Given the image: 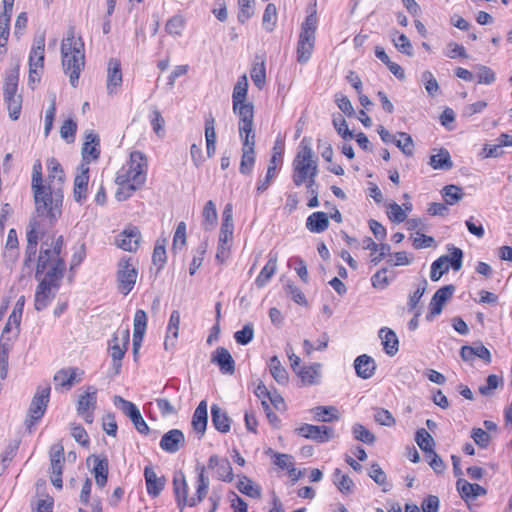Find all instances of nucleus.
<instances>
[{
  "mask_svg": "<svg viewBox=\"0 0 512 512\" xmlns=\"http://www.w3.org/2000/svg\"><path fill=\"white\" fill-rule=\"evenodd\" d=\"M89 165L85 162H81L77 169L74 177V192H85L88 189L89 183Z\"/></svg>",
  "mask_w": 512,
  "mask_h": 512,
  "instance_id": "nucleus-38",
  "label": "nucleus"
},
{
  "mask_svg": "<svg viewBox=\"0 0 512 512\" xmlns=\"http://www.w3.org/2000/svg\"><path fill=\"white\" fill-rule=\"evenodd\" d=\"M298 435L313 440L317 443H325L334 437V430L328 426L302 424L296 429Z\"/></svg>",
  "mask_w": 512,
  "mask_h": 512,
  "instance_id": "nucleus-15",
  "label": "nucleus"
},
{
  "mask_svg": "<svg viewBox=\"0 0 512 512\" xmlns=\"http://www.w3.org/2000/svg\"><path fill=\"white\" fill-rule=\"evenodd\" d=\"M114 405L119 408L127 417L130 419L140 410L137 408V406L122 398L121 396H114L113 398Z\"/></svg>",
  "mask_w": 512,
  "mask_h": 512,
  "instance_id": "nucleus-51",
  "label": "nucleus"
},
{
  "mask_svg": "<svg viewBox=\"0 0 512 512\" xmlns=\"http://www.w3.org/2000/svg\"><path fill=\"white\" fill-rule=\"evenodd\" d=\"M47 228H49L47 223H44L39 219H31L26 232L27 245L24 260L25 266H30L31 262L33 261V258L37 252L38 241L40 237L45 234Z\"/></svg>",
  "mask_w": 512,
  "mask_h": 512,
  "instance_id": "nucleus-12",
  "label": "nucleus"
},
{
  "mask_svg": "<svg viewBox=\"0 0 512 512\" xmlns=\"http://www.w3.org/2000/svg\"><path fill=\"white\" fill-rule=\"evenodd\" d=\"M333 483L344 494L351 493L354 486L352 479L348 475L343 474L339 468H336L333 472Z\"/></svg>",
  "mask_w": 512,
  "mask_h": 512,
  "instance_id": "nucleus-44",
  "label": "nucleus"
},
{
  "mask_svg": "<svg viewBox=\"0 0 512 512\" xmlns=\"http://www.w3.org/2000/svg\"><path fill=\"white\" fill-rule=\"evenodd\" d=\"M179 325H180V313L177 310L172 311L169 322L167 325V334H171L173 336V340L171 341V346H175L176 339L178 338L179 333Z\"/></svg>",
  "mask_w": 512,
  "mask_h": 512,
  "instance_id": "nucleus-58",
  "label": "nucleus"
},
{
  "mask_svg": "<svg viewBox=\"0 0 512 512\" xmlns=\"http://www.w3.org/2000/svg\"><path fill=\"white\" fill-rule=\"evenodd\" d=\"M415 441L425 453L429 454L431 451H434L433 446L435 445V441L424 428H420L416 431Z\"/></svg>",
  "mask_w": 512,
  "mask_h": 512,
  "instance_id": "nucleus-45",
  "label": "nucleus"
},
{
  "mask_svg": "<svg viewBox=\"0 0 512 512\" xmlns=\"http://www.w3.org/2000/svg\"><path fill=\"white\" fill-rule=\"evenodd\" d=\"M77 131V124L72 119L64 121L60 127V135L67 143H73Z\"/></svg>",
  "mask_w": 512,
  "mask_h": 512,
  "instance_id": "nucleus-56",
  "label": "nucleus"
},
{
  "mask_svg": "<svg viewBox=\"0 0 512 512\" xmlns=\"http://www.w3.org/2000/svg\"><path fill=\"white\" fill-rule=\"evenodd\" d=\"M207 423V402L205 400H202L196 407L191 422L192 428L197 434H199V438H202L203 435L205 434Z\"/></svg>",
  "mask_w": 512,
  "mask_h": 512,
  "instance_id": "nucleus-23",
  "label": "nucleus"
},
{
  "mask_svg": "<svg viewBox=\"0 0 512 512\" xmlns=\"http://www.w3.org/2000/svg\"><path fill=\"white\" fill-rule=\"evenodd\" d=\"M18 237L17 232L15 229H10L8 231L6 244H5V251H4V257L6 259H9L11 262H14L16 258L18 257Z\"/></svg>",
  "mask_w": 512,
  "mask_h": 512,
  "instance_id": "nucleus-43",
  "label": "nucleus"
},
{
  "mask_svg": "<svg viewBox=\"0 0 512 512\" xmlns=\"http://www.w3.org/2000/svg\"><path fill=\"white\" fill-rule=\"evenodd\" d=\"M47 167V180L44 183L42 177V164L40 160H36L32 168V181L31 188L32 192H44L47 189L48 192H62L65 183V172L60 162L50 157L46 160Z\"/></svg>",
  "mask_w": 512,
  "mask_h": 512,
  "instance_id": "nucleus-4",
  "label": "nucleus"
},
{
  "mask_svg": "<svg viewBox=\"0 0 512 512\" xmlns=\"http://www.w3.org/2000/svg\"><path fill=\"white\" fill-rule=\"evenodd\" d=\"M185 28V20L181 15H174L165 25V30L169 35L181 36Z\"/></svg>",
  "mask_w": 512,
  "mask_h": 512,
  "instance_id": "nucleus-46",
  "label": "nucleus"
},
{
  "mask_svg": "<svg viewBox=\"0 0 512 512\" xmlns=\"http://www.w3.org/2000/svg\"><path fill=\"white\" fill-rule=\"evenodd\" d=\"M144 477L148 495L153 498L158 497L165 487V477H158L151 465L144 468Z\"/></svg>",
  "mask_w": 512,
  "mask_h": 512,
  "instance_id": "nucleus-20",
  "label": "nucleus"
},
{
  "mask_svg": "<svg viewBox=\"0 0 512 512\" xmlns=\"http://www.w3.org/2000/svg\"><path fill=\"white\" fill-rule=\"evenodd\" d=\"M130 261L131 258L123 257L117 265V287L125 296L132 291L138 277V271Z\"/></svg>",
  "mask_w": 512,
  "mask_h": 512,
  "instance_id": "nucleus-11",
  "label": "nucleus"
},
{
  "mask_svg": "<svg viewBox=\"0 0 512 512\" xmlns=\"http://www.w3.org/2000/svg\"><path fill=\"white\" fill-rule=\"evenodd\" d=\"M254 0H238V20L245 23L254 15Z\"/></svg>",
  "mask_w": 512,
  "mask_h": 512,
  "instance_id": "nucleus-53",
  "label": "nucleus"
},
{
  "mask_svg": "<svg viewBox=\"0 0 512 512\" xmlns=\"http://www.w3.org/2000/svg\"><path fill=\"white\" fill-rule=\"evenodd\" d=\"M122 84L121 63L118 59L112 58L108 63L107 71V90L109 94L116 92V89Z\"/></svg>",
  "mask_w": 512,
  "mask_h": 512,
  "instance_id": "nucleus-24",
  "label": "nucleus"
},
{
  "mask_svg": "<svg viewBox=\"0 0 512 512\" xmlns=\"http://www.w3.org/2000/svg\"><path fill=\"white\" fill-rule=\"evenodd\" d=\"M254 337L253 324H246L241 330L234 333L235 341L240 345L248 344Z\"/></svg>",
  "mask_w": 512,
  "mask_h": 512,
  "instance_id": "nucleus-59",
  "label": "nucleus"
},
{
  "mask_svg": "<svg viewBox=\"0 0 512 512\" xmlns=\"http://www.w3.org/2000/svg\"><path fill=\"white\" fill-rule=\"evenodd\" d=\"M379 337L382 339L384 351L389 356H394L398 352V338L395 332L389 328H381Z\"/></svg>",
  "mask_w": 512,
  "mask_h": 512,
  "instance_id": "nucleus-37",
  "label": "nucleus"
},
{
  "mask_svg": "<svg viewBox=\"0 0 512 512\" xmlns=\"http://www.w3.org/2000/svg\"><path fill=\"white\" fill-rule=\"evenodd\" d=\"M208 467L216 470L218 479L225 482H231L233 480L232 467L227 458H220L217 455H212L209 458Z\"/></svg>",
  "mask_w": 512,
  "mask_h": 512,
  "instance_id": "nucleus-21",
  "label": "nucleus"
},
{
  "mask_svg": "<svg viewBox=\"0 0 512 512\" xmlns=\"http://www.w3.org/2000/svg\"><path fill=\"white\" fill-rule=\"evenodd\" d=\"M248 79L246 75L238 78L233 88V112L238 116V133L242 143V156L239 171L243 175H251L255 164L254 105L246 103Z\"/></svg>",
  "mask_w": 512,
  "mask_h": 512,
  "instance_id": "nucleus-2",
  "label": "nucleus"
},
{
  "mask_svg": "<svg viewBox=\"0 0 512 512\" xmlns=\"http://www.w3.org/2000/svg\"><path fill=\"white\" fill-rule=\"evenodd\" d=\"M451 256L443 255L436 259L431 265L430 279L438 281L443 274L448 272L449 263L454 271H459L462 267L463 252L460 248L452 247Z\"/></svg>",
  "mask_w": 512,
  "mask_h": 512,
  "instance_id": "nucleus-10",
  "label": "nucleus"
},
{
  "mask_svg": "<svg viewBox=\"0 0 512 512\" xmlns=\"http://www.w3.org/2000/svg\"><path fill=\"white\" fill-rule=\"evenodd\" d=\"M83 371H80L78 368L68 367L58 370L54 375V382L56 384V389L58 387L66 388L67 390L71 389L72 386L81 382Z\"/></svg>",
  "mask_w": 512,
  "mask_h": 512,
  "instance_id": "nucleus-16",
  "label": "nucleus"
},
{
  "mask_svg": "<svg viewBox=\"0 0 512 512\" xmlns=\"http://www.w3.org/2000/svg\"><path fill=\"white\" fill-rule=\"evenodd\" d=\"M352 433L356 440L365 444H373L376 440L375 435L359 423L352 426Z\"/></svg>",
  "mask_w": 512,
  "mask_h": 512,
  "instance_id": "nucleus-47",
  "label": "nucleus"
},
{
  "mask_svg": "<svg viewBox=\"0 0 512 512\" xmlns=\"http://www.w3.org/2000/svg\"><path fill=\"white\" fill-rule=\"evenodd\" d=\"M421 79L425 85L427 93L433 97L439 90V85L436 78L430 71H424L422 73Z\"/></svg>",
  "mask_w": 512,
  "mask_h": 512,
  "instance_id": "nucleus-64",
  "label": "nucleus"
},
{
  "mask_svg": "<svg viewBox=\"0 0 512 512\" xmlns=\"http://www.w3.org/2000/svg\"><path fill=\"white\" fill-rule=\"evenodd\" d=\"M197 489L196 495L189 499V506L193 507L200 503L206 496L209 488V478L205 475V467L197 466Z\"/></svg>",
  "mask_w": 512,
  "mask_h": 512,
  "instance_id": "nucleus-30",
  "label": "nucleus"
},
{
  "mask_svg": "<svg viewBox=\"0 0 512 512\" xmlns=\"http://www.w3.org/2000/svg\"><path fill=\"white\" fill-rule=\"evenodd\" d=\"M18 81H19V69H12L5 78L4 86H3V94L4 98L21 96L17 94L18 90Z\"/></svg>",
  "mask_w": 512,
  "mask_h": 512,
  "instance_id": "nucleus-39",
  "label": "nucleus"
},
{
  "mask_svg": "<svg viewBox=\"0 0 512 512\" xmlns=\"http://www.w3.org/2000/svg\"><path fill=\"white\" fill-rule=\"evenodd\" d=\"M269 367L273 378L279 384H284L287 382V371L285 370V368L281 366L280 361L277 359V357L271 358Z\"/></svg>",
  "mask_w": 512,
  "mask_h": 512,
  "instance_id": "nucleus-50",
  "label": "nucleus"
},
{
  "mask_svg": "<svg viewBox=\"0 0 512 512\" xmlns=\"http://www.w3.org/2000/svg\"><path fill=\"white\" fill-rule=\"evenodd\" d=\"M134 329L133 334H137L136 337H140V335H144L147 326V315L144 310H137L134 315Z\"/></svg>",
  "mask_w": 512,
  "mask_h": 512,
  "instance_id": "nucleus-57",
  "label": "nucleus"
},
{
  "mask_svg": "<svg viewBox=\"0 0 512 512\" xmlns=\"http://www.w3.org/2000/svg\"><path fill=\"white\" fill-rule=\"evenodd\" d=\"M500 384H502V378L495 374H491L486 379V384L479 387L480 394L484 396L492 395L493 390H495Z\"/></svg>",
  "mask_w": 512,
  "mask_h": 512,
  "instance_id": "nucleus-62",
  "label": "nucleus"
},
{
  "mask_svg": "<svg viewBox=\"0 0 512 512\" xmlns=\"http://www.w3.org/2000/svg\"><path fill=\"white\" fill-rule=\"evenodd\" d=\"M65 463L64 448L62 444H55L50 449V474L62 475Z\"/></svg>",
  "mask_w": 512,
  "mask_h": 512,
  "instance_id": "nucleus-32",
  "label": "nucleus"
},
{
  "mask_svg": "<svg viewBox=\"0 0 512 512\" xmlns=\"http://www.w3.org/2000/svg\"><path fill=\"white\" fill-rule=\"evenodd\" d=\"M129 339V330L124 329L122 331L116 332L109 342L110 356L113 361V366L116 369V373H118L121 368V360L123 359L127 350Z\"/></svg>",
  "mask_w": 512,
  "mask_h": 512,
  "instance_id": "nucleus-14",
  "label": "nucleus"
},
{
  "mask_svg": "<svg viewBox=\"0 0 512 512\" xmlns=\"http://www.w3.org/2000/svg\"><path fill=\"white\" fill-rule=\"evenodd\" d=\"M4 101L7 106V110L9 112V117L12 120H17L20 116L21 108H22V97H9L4 98Z\"/></svg>",
  "mask_w": 512,
  "mask_h": 512,
  "instance_id": "nucleus-55",
  "label": "nucleus"
},
{
  "mask_svg": "<svg viewBox=\"0 0 512 512\" xmlns=\"http://www.w3.org/2000/svg\"><path fill=\"white\" fill-rule=\"evenodd\" d=\"M296 374L305 385H316L320 382L321 364L314 363L309 366H301Z\"/></svg>",
  "mask_w": 512,
  "mask_h": 512,
  "instance_id": "nucleus-31",
  "label": "nucleus"
},
{
  "mask_svg": "<svg viewBox=\"0 0 512 512\" xmlns=\"http://www.w3.org/2000/svg\"><path fill=\"white\" fill-rule=\"evenodd\" d=\"M315 43V37L301 35L297 45V60L300 63H306L312 54Z\"/></svg>",
  "mask_w": 512,
  "mask_h": 512,
  "instance_id": "nucleus-36",
  "label": "nucleus"
},
{
  "mask_svg": "<svg viewBox=\"0 0 512 512\" xmlns=\"http://www.w3.org/2000/svg\"><path fill=\"white\" fill-rule=\"evenodd\" d=\"M329 218L325 212H314L306 221L307 229L312 233H321L328 228Z\"/></svg>",
  "mask_w": 512,
  "mask_h": 512,
  "instance_id": "nucleus-35",
  "label": "nucleus"
},
{
  "mask_svg": "<svg viewBox=\"0 0 512 512\" xmlns=\"http://www.w3.org/2000/svg\"><path fill=\"white\" fill-rule=\"evenodd\" d=\"M387 215L395 223L404 222L407 218L405 210L395 202L388 205Z\"/></svg>",
  "mask_w": 512,
  "mask_h": 512,
  "instance_id": "nucleus-61",
  "label": "nucleus"
},
{
  "mask_svg": "<svg viewBox=\"0 0 512 512\" xmlns=\"http://www.w3.org/2000/svg\"><path fill=\"white\" fill-rule=\"evenodd\" d=\"M34 219L47 223L52 227L62 214L63 194H34Z\"/></svg>",
  "mask_w": 512,
  "mask_h": 512,
  "instance_id": "nucleus-7",
  "label": "nucleus"
},
{
  "mask_svg": "<svg viewBox=\"0 0 512 512\" xmlns=\"http://www.w3.org/2000/svg\"><path fill=\"white\" fill-rule=\"evenodd\" d=\"M12 348L11 338L1 336L0 338V377L5 379L8 371L9 352Z\"/></svg>",
  "mask_w": 512,
  "mask_h": 512,
  "instance_id": "nucleus-40",
  "label": "nucleus"
},
{
  "mask_svg": "<svg viewBox=\"0 0 512 512\" xmlns=\"http://www.w3.org/2000/svg\"><path fill=\"white\" fill-rule=\"evenodd\" d=\"M90 459H91V457L88 458V461ZM92 460L94 463L93 473L95 476L96 484L99 487H104L107 483V478H108V467H109L108 460L105 457L100 458L99 456H92Z\"/></svg>",
  "mask_w": 512,
  "mask_h": 512,
  "instance_id": "nucleus-33",
  "label": "nucleus"
},
{
  "mask_svg": "<svg viewBox=\"0 0 512 512\" xmlns=\"http://www.w3.org/2000/svg\"><path fill=\"white\" fill-rule=\"evenodd\" d=\"M311 413L318 422H333L340 419L339 411L334 406H316L311 409Z\"/></svg>",
  "mask_w": 512,
  "mask_h": 512,
  "instance_id": "nucleus-34",
  "label": "nucleus"
},
{
  "mask_svg": "<svg viewBox=\"0 0 512 512\" xmlns=\"http://www.w3.org/2000/svg\"><path fill=\"white\" fill-rule=\"evenodd\" d=\"M173 492L178 508L182 512L185 506H189L188 485L182 471H177L173 476Z\"/></svg>",
  "mask_w": 512,
  "mask_h": 512,
  "instance_id": "nucleus-18",
  "label": "nucleus"
},
{
  "mask_svg": "<svg viewBox=\"0 0 512 512\" xmlns=\"http://www.w3.org/2000/svg\"><path fill=\"white\" fill-rule=\"evenodd\" d=\"M456 487L461 497L468 502L470 499H475L479 496L486 495L487 491L479 484H472L465 479L459 478Z\"/></svg>",
  "mask_w": 512,
  "mask_h": 512,
  "instance_id": "nucleus-26",
  "label": "nucleus"
},
{
  "mask_svg": "<svg viewBox=\"0 0 512 512\" xmlns=\"http://www.w3.org/2000/svg\"><path fill=\"white\" fill-rule=\"evenodd\" d=\"M258 398L261 399L262 407L266 413V417L268 422L272 427L278 428L280 426L281 420L278 416L272 411L271 406L277 411H285L286 404L283 397L276 390H268L265 386H261L258 384Z\"/></svg>",
  "mask_w": 512,
  "mask_h": 512,
  "instance_id": "nucleus-8",
  "label": "nucleus"
},
{
  "mask_svg": "<svg viewBox=\"0 0 512 512\" xmlns=\"http://www.w3.org/2000/svg\"><path fill=\"white\" fill-rule=\"evenodd\" d=\"M61 60L64 73L68 75L70 84L77 87L80 73L85 66V52L82 38H76L74 29L67 32L61 43Z\"/></svg>",
  "mask_w": 512,
  "mask_h": 512,
  "instance_id": "nucleus-3",
  "label": "nucleus"
},
{
  "mask_svg": "<svg viewBox=\"0 0 512 512\" xmlns=\"http://www.w3.org/2000/svg\"><path fill=\"white\" fill-rule=\"evenodd\" d=\"M147 160L143 153L134 151L129 161L123 165L116 176V183L127 190L140 189L146 180Z\"/></svg>",
  "mask_w": 512,
  "mask_h": 512,
  "instance_id": "nucleus-6",
  "label": "nucleus"
},
{
  "mask_svg": "<svg viewBox=\"0 0 512 512\" xmlns=\"http://www.w3.org/2000/svg\"><path fill=\"white\" fill-rule=\"evenodd\" d=\"M317 158L311 148V140L304 137L293 160V182L311 188L317 174Z\"/></svg>",
  "mask_w": 512,
  "mask_h": 512,
  "instance_id": "nucleus-5",
  "label": "nucleus"
},
{
  "mask_svg": "<svg viewBox=\"0 0 512 512\" xmlns=\"http://www.w3.org/2000/svg\"><path fill=\"white\" fill-rule=\"evenodd\" d=\"M400 139H396L395 145L405 154L406 156H412L414 153V142L412 137L406 132L398 133Z\"/></svg>",
  "mask_w": 512,
  "mask_h": 512,
  "instance_id": "nucleus-49",
  "label": "nucleus"
},
{
  "mask_svg": "<svg viewBox=\"0 0 512 512\" xmlns=\"http://www.w3.org/2000/svg\"><path fill=\"white\" fill-rule=\"evenodd\" d=\"M185 444L184 433L179 429H171L166 432L160 441V447L167 453H176Z\"/></svg>",
  "mask_w": 512,
  "mask_h": 512,
  "instance_id": "nucleus-19",
  "label": "nucleus"
},
{
  "mask_svg": "<svg viewBox=\"0 0 512 512\" xmlns=\"http://www.w3.org/2000/svg\"><path fill=\"white\" fill-rule=\"evenodd\" d=\"M393 35L392 41L395 47L401 53L413 56V47L408 37L405 34H398V32H395Z\"/></svg>",
  "mask_w": 512,
  "mask_h": 512,
  "instance_id": "nucleus-48",
  "label": "nucleus"
},
{
  "mask_svg": "<svg viewBox=\"0 0 512 512\" xmlns=\"http://www.w3.org/2000/svg\"><path fill=\"white\" fill-rule=\"evenodd\" d=\"M427 286H428V282L425 278H423L420 281L416 291L409 296L408 307H409L410 311L415 310L417 308V305H418L421 297L425 293Z\"/></svg>",
  "mask_w": 512,
  "mask_h": 512,
  "instance_id": "nucleus-60",
  "label": "nucleus"
},
{
  "mask_svg": "<svg viewBox=\"0 0 512 512\" xmlns=\"http://www.w3.org/2000/svg\"><path fill=\"white\" fill-rule=\"evenodd\" d=\"M354 368L358 377L362 379H369L375 373L376 363L372 357L367 354H363L355 359Z\"/></svg>",
  "mask_w": 512,
  "mask_h": 512,
  "instance_id": "nucleus-28",
  "label": "nucleus"
},
{
  "mask_svg": "<svg viewBox=\"0 0 512 512\" xmlns=\"http://www.w3.org/2000/svg\"><path fill=\"white\" fill-rule=\"evenodd\" d=\"M141 240V233L136 226H129L121 232L117 239L116 244L119 248L134 252L138 249Z\"/></svg>",
  "mask_w": 512,
  "mask_h": 512,
  "instance_id": "nucleus-17",
  "label": "nucleus"
},
{
  "mask_svg": "<svg viewBox=\"0 0 512 512\" xmlns=\"http://www.w3.org/2000/svg\"><path fill=\"white\" fill-rule=\"evenodd\" d=\"M211 361L219 366L223 374H233L235 362L230 352L224 347H218L212 354Z\"/></svg>",
  "mask_w": 512,
  "mask_h": 512,
  "instance_id": "nucleus-22",
  "label": "nucleus"
},
{
  "mask_svg": "<svg viewBox=\"0 0 512 512\" xmlns=\"http://www.w3.org/2000/svg\"><path fill=\"white\" fill-rule=\"evenodd\" d=\"M333 126L344 140H351L354 138L353 132L349 130L347 122L342 115L339 114L333 118Z\"/></svg>",
  "mask_w": 512,
  "mask_h": 512,
  "instance_id": "nucleus-54",
  "label": "nucleus"
},
{
  "mask_svg": "<svg viewBox=\"0 0 512 512\" xmlns=\"http://www.w3.org/2000/svg\"><path fill=\"white\" fill-rule=\"evenodd\" d=\"M277 270V253L270 252L269 260L258 274V286L266 284Z\"/></svg>",
  "mask_w": 512,
  "mask_h": 512,
  "instance_id": "nucleus-42",
  "label": "nucleus"
},
{
  "mask_svg": "<svg viewBox=\"0 0 512 512\" xmlns=\"http://www.w3.org/2000/svg\"><path fill=\"white\" fill-rule=\"evenodd\" d=\"M97 407V389L94 386H88L84 394H81L77 401V414L83 418L87 424L94 421V411Z\"/></svg>",
  "mask_w": 512,
  "mask_h": 512,
  "instance_id": "nucleus-13",
  "label": "nucleus"
},
{
  "mask_svg": "<svg viewBox=\"0 0 512 512\" xmlns=\"http://www.w3.org/2000/svg\"><path fill=\"white\" fill-rule=\"evenodd\" d=\"M150 123L153 131L158 135L162 136L164 134V124L165 120L162 117L161 113L154 108L149 116Z\"/></svg>",
  "mask_w": 512,
  "mask_h": 512,
  "instance_id": "nucleus-63",
  "label": "nucleus"
},
{
  "mask_svg": "<svg viewBox=\"0 0 512 512\" xmlns=\"http://www.w3.org/2000/svg\"><path fill=\"white\" fill-rule=\"evenodd\" d=\"M45 50V36L39 34L34 38L33 46L29 54V67L43 68Z\"/></svg>",
  "mask_w": 512,
  "mask_h": 512,
  "instance_id": "nucleus-25",
  "label": "nucleus"
},
{
  "mask_svg": "<svg viewBox=\"0 0 512 512\" xmlns=\"http://www.w3.org/2000/svg\"><path fill=\"white\" fill-rule=\"evenodd\" d=\"M50 390V386L45 385L38 387L34 394L25 419V426L29 432H32L34 425L44 416L50 399Z\"/></svg>",
  "mask_w": 512,
  "mask_h": 512,
  "instance_id": "nucleus-9",
  "label": "nucleus"
},
{
  "mask_svg": "<svg viewBox=\"0 0 512 512\" xmlns=\"http://www.w3.org/2000/svg\"><path fill=\"white\" fill-rule=\"evenodd\" d=\"M211 419L212 424L217 431L221 433H227L230 431L231 419L227 415L226 411L217 404H213L211 406Z\"/></svg>",
  "mask_w": 512,
  "mask_h": 512,
  "instance_id": "nucleus-29",
  "label": "nucleus"
},
{
  "mask_svg": "<svg viewBox=\"0 0 512 512\" xmlns=\"http://www.w3.org/2000/svg\"><path fill=\"white\" fill-rule=\"evenodd\" d=\"M62 247V236H48L41 243L35 271V278L39 280L34 297V308L37 311L46 309L60 288L66 270Z\"/></svg>",
  "mask_w": 512,
  "mask_h": 512,
  "instance_id": "nucleus-1",
  "label": "nucleus"
},
{
  "mask_svg": "<svg viewBox=\"0 0 512 512\" xmlns=\"http://www.w3.org/2000/svg\"><path fill=\"white\" fill-rule=\"evenodd\" d=\"M277 21V10L274 4L266 6L262 17V25L267 31H272Z\"/></svg>",
  "mask_w": 512,
  "mask_h": 512,
  "instance_id": "nucleus-52",
  "label": "nucleus"
},
{
  "mask_svg": "<svg viewBox=\"0 0 512 512\" xmlns=\"http://www.w3.org/2000/svg\"><path fill=\"white\" fill-rule=\"evenodd\" d=\"M429 164L436 170H450L453 166L451 156L446 149H440L437 154L431 155Z\"/></svg>",
  "mask_w": 512,
  "mask_h": 512,
  "instance_id": "nucleus-41",
  "label": "nucleus"
},
{
  "mask_svg": "<svg viewBox=\"0 0 512 512\" xmlns=\"http://www.w3.org/2000/svg\"><path fill=\"white\" fill-rule=\"evenodd\" d=\"M98 147H99L98 136L92 132L88 133L85 137V142L82 147V161L81 162H85V163H87V165H89V163L92 160L98 159L99 154H100Z\"/></svg>",
  "mask_w": 512,
  "mask_h": 512,
  "instance_id": "nucleus-27",
  "label": "nucleus"
}]
</instances>
